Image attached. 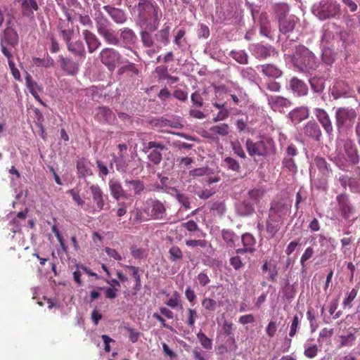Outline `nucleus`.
Instances as JSON below:
<instances>
[{"label": "nucleus", "instance_id": "1", "mask_svg": "<svg viewBox=\"0 0 360 360\" xmlns=\"http://www.w3.org/2000/svg\"><path fill=\"white\" fill-rule=\"evenodd\" d=\"M136 7L139 16L141 20L153 21V23L147 25L148 30L150 32L155 31L159 25L162 16L159 6L153 3L152 0H140Z\"/></svg>", "mask_w": 360, "mask_h": 360}, {"label": "nucleus", "instance_id": "2", "mask_svg": "<svg viewBox=\"0 0 360 360\" xmlns=\"http://www.w3.org/2000/svg\"><path fill=\"white\" fill-rule=\"evenodd\" d=\"M292 63L301 72H309L317 68L314 54L304 46H299L292 57Z\"/></svg>", "mask_w": 360, "mask_h": 360}, {"label": "nucleus", "instance_id": "3", "mask_svg": "<svg viewBox=\"0 0 360 360\" xmlns=\"http://www.w3.org/2000/svg\"><path fill=\"white\" fill-rule=\"evenodd\" d=\"M312 13L321 20L338 18L342 14L340 5L335 0H322L314 4Z\"/></svg>", "mask_w": 360, "mask_h": 360}, {"label": "nucleus", "instance_id": "4", "mask_svg": "<svg viewBox=\"0 0 360 360\" xmlns=\"http://www.w3.org/2000/svg\"><path fill=\"white\" fill-rule=\"evenodd\" d=\"M342 148L345 155L347 157V161L352 165H356L359 162V155L357 148L353 140L351 139H344L337 140V149L338 150L336 159L338 162H342L345 159L344 154L341 151Z\"/></svg>", "mask_w": 360, "mask_h": 360}, {"label": "nucleus", "instance_id": "5", "mask_svg": "<svg viewBox=\"0 0 360 360\" xmlns=\"http://www.w3.org/2000/svg\"><path fill=\"white\" fill-rule=\"evenodd\" d=\"M357 114L354 108L341 107L335 111V124L338 131L350 129L356 118Z\"/></svg>", "mask_w": 360, "mask_h": 360}, {"label": "nucleus", "instance_id": "6", "mask_svg": "<svg viewBox=\"0 0 360 360\" xmlns=\"http://www.w3.org/2000/svg\"><path fill=\"white\" fill-rule=\"evenodd\" d=\"M291 209V204L283 199L271 202L269 210V218L276 222L283 221Z\"/></svg>", "mask_w": 360, "mask_h": 360}, {"label": "nucleus", "instance_id": "7", "mask_svg": "<svg viewBox=\"0 0 360 360\" xmlns=\"http://www.w3.org/2000/svg\"><path fill=\"white\" fill-rule=\"evenodd\" d=\"M166 207L158 200H146L143 212L148 217L153 219H162L166 215Z\"/></svg>", "mask_w": 360, "mask_h": 360}, {"label": "nucleus", "instance_id": "8", "mask_svg": "<svg viewBox=\"0 0 360 360\" xmlns=\"http://www.w3.org/2000/svg\"><path fill=\"white\" fill-rule=\"evenodd\" d=\"M101 63L105 65L110 71H113L121 58L120 53L112 48H104L99 54Z\"/></svg>", "mask_w": 360, "mask_h": 360}, {"label": "nucleus", "instance_id": "9", "mask_svg": "<svg viewBox=\"0 0 360 360\" xmlns=\"http://www.w3.org/2000/svg\"><path fill=\"white\" fill-rule=\"evenodd\" d=\"M336 201L338 203V210L341 216L345 219H349L354 212L349 196L344 193L340 194L336 197Z\"/></svg>", "mask_w": 360, "mask_h": 360}, {"label": "nucleus", "instance_id": "10", "mask_svg": "<svg viewBox=\"0 0 360 360\" xmlns=\"http://www.w3.org/2000/svg\"><path fill=\"white\" fill-rule=\"evenodd\" d=\"M245 147L250 156L257 155L264 157L267 154L266 145L263 141L254 142L248 139L246 140Z\"/></svg>", "mask_w": 360, "mask_h": 360}, {"label": "nucleus", "instance_id": "11", "mask_svg": "<svg viewBox=\"0 0 360 360\" xmlns=\"http://www.w3.org/2000/svg\"><path fill=\"white\" fill-rule=\"evenodd\" d=\"M314 115L326 133L329 136H332L333 134V127L330 116L327 112L322 108H316L314 109Z\"/></svg>", "mask_w": 360, "mask_h": 360}, {"label": "nucleus", "instance_id": "12", "mask_svg": "<svg viewBox=\"0 0 360 360\" xmlns=\"http://www.w3.org/2000/svg\"><path fill=\"white\" fill-rule=\"evenodd\" d=\"M298 21V18L295 15H290L281 18L278 20L279 31L284 34L292 32Z\"/></svg>", "mask_w": 360, "mask_h": 360}, {"label": "nucleus", "instance_id": "13", "mask_svg": "<svg viewBox=\"0 0 360 360\" xmlns=\"http://www.w3.org/2000/svg\"><path fill=\"white\" fill-rule=\"evenodd\" d=\"M303 132L305 136L316 141H319L322 136L321 128L314 120L309 121L304 125Z\"/></svg>", "mask_w": 360, "mask_h": 360}, {"label": "nucleus", "instance_id": "14", "mask_svg": "<svg viewBox=\"0 0 360 360\" xmlns=\"http://www.w3.org/2000/svg\"><path fill=\"white\" fill-rule=\"evenodd\" d=\"M58 61L63 71L68 75H74L79 70V64L72 58H65L59 56Z\"/></svg>", "mask_w": 360, "mask_h": 360}, {"label": "nucleus", "instance_id": "15", "mask_svg": "<svg viewBox=\"0 0 360 360\" xmlns=\"http://www.w3.org/2000/svg\"><path fill=\"white\" fill-rule=\"evenodd\" d=\"M289 89L297 96H304L308 94V86L302 80L293 77L289 82Z\"/></svg>", "mask_w": 360, "mask_h": 360}, {"label": "nucleus", "instance_id": "16", "mask_svg": "<svg viewBox=\"0 0 360 360\" xmlns=\"http://www.w3.org/2000/svg\"><path fill=\"white\" fill-rule=\"evenodd\" d=\"M82 34L87 45L88 51L90 53L95 52L101 45L99 39L92 32L84 30L82 32Z\"/></svg>", "mask_w": 360, "mask_h": 360}, {"label": "nucleus", "instance_id": "17", "mask_svg": "<svg viewBox=\"0 0 360 360\" xmlns=\"http://www.w3.org/2000/svg\"><path fill=\"white\" fill-rule=\"evenodd\" d=\"M103 9L115 22L123 24L127 21V15L123 10L109 5L104 6Z\"/></svg>", "mask_w": 360, "mask_h": 360}, {"label": "nucleus", "instance_id": "18", "mask_svg": "<svg viewBox=\"0 0 360 360\" xmlns=\"http://www.w3.org/2000/svg\"><path fill=\"white\" fill-rule=\"evenodd\" d=\"M268 103L274 111H281L283 108L290 105L291 102L280 96H270L267 98Z\"/></svg>", "mask_w": 360, "mask_h": 360}, {"label": "nucleus", "instance_id": "19", "mask_svg": "<svg viewBox=\"0 0 360 360\" xmlns=\"http://www.w3.org/2000/svg\"><path fill=\"white\" fill-rule=\"evenodd\" d=\"M94 202L96 204L97 207L102 210L105 206V198L103 191L98 184H93L89 187Z\"/></svg>", "mask_w": 360, "mask_h": 360}, {"label": "nucleus", "instance_id": "20", "mask_svg": "<svg viewBox=\"0 0 360 360\" xmlns=\"http://www.w3.org/2000/svg\"><path fill=\"white\" fill-rule=\"evenodd\" d=\"M257 69L265 76L276 79L280 77L283 72L273 64H264L257 67Z\"/></svg>", "mask_w": 360, "mask_h": 360}, {"label": "nucleus", "instance_id": "21", "mask_svg": "<svg viewBox=\"0 0 360 360\" xmlns=\"http://www.w3.org/2000/svg\"><path fill=\"white\" fill-rule=\"evenodd\" d=\"M349 93V86L343 81L336 82L331 89V94L335 99L346 96Z\"/></svg>", "mask_w": 360, "mask_h": 360}, {"label": "nucleus", "instance_id": "22", "mask_svg": "<svg viewBox=\"0 0 360 360\" xmlns=\"http://www.w3.org/2000/svg\"><path fill=\"white\" fill-rule=\"evenodd\" d=\"M96 117L100 121L112 123L115 119V115L112 111L105 106L99 107L97 109Z\"/></svg>", "mask_w": 360, "mask_h": 360}, {"label": "nucleus", "instance_id": "23", "mask_svg": "<svg viewBox=\"0 0 360 360\" xmlns=\"http://www.w3.org/2000/svg\"><path fill=\"white\" fill-rule=\"evenodd\" d=\"M109 189L111 195L116 200H119L122 197L125 196V192L121 184L116 180L111 179L109 181Z\"/></svg>", "mask_w": 360, "mask_h": 360}, {"label": "nucleus", "instance_id": "24", "mask_svg": "<svg viewBox=\"0 0 360 360\" xmlns=\"http://www.w3.org/2000/svg\"><path fill=\"white\" fill-rule=\"evenodd\" d=\"M67 49L69 51H70L71 53L77 56H79L83 58L86 57V50L84 48V45L81 40H77L75 41H71L70 43H68Z\"/></svg>", "mask_w": 360, "mask_h": 360}, {"label": "nucleus", "instance_id": "25", "mask_svg": "<svg viewBox=\"0 0 360 360\" xmlns=\"http://www.w3.org/2000/svg\"><path fill=\"white\" fill-rule=\"evenodd\" d=\"M21 6L22 15L25 16L32 15L34 11L39 10V6L35 0H22Z\"/></svg>", "mask_w": 360, "mask_h": 360}, {"label": "nucleus", "instance_id": "26", "mask_svg": "<svg viewBox=\"0 0 360 360\" xmlns=\"http://www.w3.org/2000/svg\"><path fill=\"white\" fill-rule=\"evenodd\" d=\"M95 21L97 32L99 34L110 28V22L101 12L96 15Z\"/></svg>", "mask_w": 360, "mask_h": 360}, {"label": "nucleus", "instance_id": "27", "mask_svg": "<svg viewBox=\"0 0 360 360\" xmlns=\"http://www.w3.org/2000/svg\"><path fill=\"white\" fill-rule=\"evenodd\" d=\"M221 238L229 248H234L236 246V242L238 239L235 232L230 229H222Z\"/></svg>", "mask_w": 360, "mask_h": 360}, {"label": "nucleus", "instance_id": "28", "mask_svg": "<svg viewBox=\"0 0 360 360\" xmlns=\"http://www.w3.org/2000/svg\"><path fill=\"white\" fill-rule=\"evenodd\" d=\"M4 36L5 41L12 47H15L18 44V34L13 28L7 27L4 30Z\"/></svg>", "mask_w": 360, "mask_h": 360}, {"label": "nucleus", "instance_id": "29", "mask_svg": "<svg viewBox=\"0 0 360 360\" xmlns=\"http://www.w3.org/2000/svg\"><path fill=\"white\" fill-rule=\"evenodd\" d=\"M120 31V38L124 43L127 44H133L136 42L137 37L131 29L129 27H124Z\"/></svg>", "mask_w": 360, "mask_h": 360}, {"label": "nucleus", "instance_id": "30", "mask_svg": "<svg viewBox=\"0 0 360 360\" xmlns=\"http://www.w3.org/2000/svg\"><path fill=\"white\" fill-rule=\"evenodd\" d=\"M221 166L228 170L239 173L241 170L240 163L234 158L231 157L225 158L221 162Z\"/></svg>", "mask_w": 360, "mask_h": 360}, {"label": "nucleus", "instance_id": "31", "mask_svg": "<svg viewBox=\"0 0 360 360\" xmlns=\"http://www.w3.org/2000/svg\"><path fill=\"white\" fill-rule=\"evenodd\" d=\"M169 30L170 27L165 25L164 27L155 34L156 41L164 46L167 45L169 42Z\"/></svg>", "mask_w": 360, "mask_h": 360}, {"label": "nucleus", "instance_id": "32", "mask_svg": "<svg viewBox=\"0 0 360 360\" xmlns=\"http://www.w3.org/2000/svg\"><path fill=\"white\" fill-rule=\"evenodd\" d=\"M274 11L277 20L290 15V7L285 3L275 4L274 6Z\"/></svg>", "mask_w": 360, "mask_h": 360}, {"label": "nucleus", "instance_id": "33", "mask_svg": "<svg viewBox=\"0 0 360 360\" xmlns=\"http://www.w3.org/2000/svg\"><path fill=\"white\" fill-rule=\"evenodd\" d=\"M274 49L271 46L257 44L255 46V52L259 59H265L271 56Z\"/></svg>", "mask_w": 360, "mask_h": 360}, {"label": "nucleus", "instance_id": "34", "mask_svg": "<svg viewBox=\"0 0 360 360\" xmlns=\"http://www.w3.org/2000/svg\"><path fill=\"white\" fill-rule=\"evenodd\" d=\"M124 183L126 185L130 186L131 190L134 191V195H139L145 189V185L143 181L139 179L134 180H125Z\"/></svg>", "mask_w": 360, "mask_h": 360}, {"label": "nucleus", "instance_id": "35", "mask_svg": "<svg viewBox=\"0 0 360 360\" xmlns=\"http://www.w3.org/2000/svg\"><path fill=\"white\" fill-rule=\"evenodd\" d=\"M77 169L78 173L82 176H86L92 174L89 167V162L85 159H80L77 162Z\"/></svg>", "mask_w": 360, "mask_h": 360}, {"label": "nucleus", "instance_id": "36", "mask_svg": "<svg viewBox=\"0 0 360 360\" xmlns=\"http://www.w3.org/2000/svg\"><path fill=\"white\" fill-rule=\"evenodd\" d=\"M169 259L172 262H176L183 259L184 255L181 250L177 245L172 246L168 252Z\"/></svg>", "mask_w": 360, "mask_h": 360}, {"label": "nucleus", "instance_id": "37", "mask_svg": "<svg viewBox=\"0 0 360 360\" xmlns=\"http://www.w3.org/2000/svg\"><path fill=\"white\" fill-rule=\"evenodd\" d=\"M33 63L37 67L50 68L54 65L53 59L48 54L44 58H34Z\"/></svg>", "mask_w": 360, "mask_h": 360}, {"label": "nucleus", "instance_id": "38", "mask_svg": "<svg viewBox=\"0 0 360 360\" xmlns=\"http://www.w3.org/2000/svg\"><path fill=\"white\" fill-rule=\"evenodd\" d=\"M106 43L112 45H117L119 43V39L114 34V31L112 29H108L100 34Z\"/></svg>", "mask_w": 360, "mask_h": 360}, {"label": "nucleus", "instance_id": "39", "mask_svg": "<svg viewBox=\"0 0 360 360\" xmlns=\"http://www.w3.org/2000/svg\"><path fill=\"white\" fill-rule=\"evenodd\" d=\"M311 88L314 92L321 93L324 89L323 79L320 77H313L309 79Z\"/></svg>", "mask_w": 360, "mask_h": 360}, {"label": "nucleus", "instance_id": "40", "mask_svg": "<svg viewBox=\"0 0 360 360\" xmlns=\"http://www.w3.org/2000/svg\"><path fill=\"white\" fill-rule=\"evenodd\" d=\"M231 56L240 64L248 63V56L244 51H232Z\"/></svg>", "mask_w": 360, "mask_h": 360}, {"label": "nucleus", "instance_id": "41", "mask_svg": "<svg viewBox=\"0 0 360 360\" xmlns=\"http://www.w3.org/2000/svg\"><path fill=\"white\" fill-rule=\"evenodd\" d=\"M264 195V190L262 188H253L248 192L250 198L254 203H259Z\"/></svg>", "mask_w": 360, "mask_h": 360}, {"label": "nucleus", "instance_id": "42", "mask_svg": "<svg viewBox=\"0 0 360 360\" xmlns=\"http://www.w3.org/2000/svg\"><path fill=\"white\" fill-rule=\"evenodd\" d=\"M202 306L205 308V310L213 312L216 310L218 304L217 302L214 299L205 297L202 300Z\"/></svg>", "mask_w": 360, "mask_h": 360}, {"label": "nucleus", "instance_id": "43", "mask_svg": "<svg viewBox=\"0 0 360 360\" xmlns=\"http://www.w3.org/2000/svg\"><path fill=\"white\" fill-rule=\"evenodd\" d=\"M241 240L244 247L255 248V245L256 244V239L252 234L249 233H245L243 234L241 237Z\"/></svg>", "mask_w": 360, "mask_h": 360}, {"label": "nucleus", "instance_id": "44", "mask_svg": "<svg viewBox=\"0 0 360 360\" xmlns=\"http://www.w3.org/2000/svg\"><path fill=\"white\" fill-rule=\"evenodd\" d=\"M229 127L227 124L223 123L219 125L212 126L210 131L216 134L226 136L229 134Z\"/></svg>", "mask_w": 360, "mask_h": 360}, {"label": "nucleus", "instance_id": "45", "mask_svg": "<svg viewBox=\"0 0 360 360\" xmlns=\"http://www.w3.org/2000/svg\"><path fill=\"white\" fill-rule=\"evenodd\" d=\"M356 337L353 333H349L347 335L340 336V347H351L354 345Z\"/></svg>", "mask_w": 360, "mask_h": 360}, {"label": "nucleus", "instance_id": "46", "mask_svg": "<svg viewBox=\"0 0 360 360\" xmlns=\"http://www.w3.org/2000/svg\"><path fill=\"white\" fill-rule=\"evenodd\" d=\"M314 253V250L313 248L308 247L302 254L301 258H300V264L302 266V271H304L306 269V262L308 261L309 259H311Z\"/></svg>", "mask_w": 360, "mask_h": 360}, {"label": "nucleus", "instance_id": "47", "mask_svg": "<svg viewBox=\"0 0 360 360\" xmlns=\"http://www.w3.org/2000/svg\"><path fill=\"white\" fill-rule=\"evenodd\" d=\"M282 165L291 172H297V167L292 158L285 156L282 161Z\"/></svg>", "mask_w": 360, "mask_h": 360}, {"label": "nucleus", "instance_id": "48", "mask_svg": "<svg viewBox=\"0 0 360 360\" xmlns=\"http://www.w3.org/2000/svg\"><path fill=\"white\" fill-rule=\"evenodd\" d=\"M180 297V294L177 291H174L172 296L167 301L166 304L172 309H176L181 303Z\"/></svg>", "mask_w": 360, "mask_h": 360}, {"label": "nucleus", "instance_id": "49", "mask_svg": "<svg viewBox=\"0 0 360 360\" xmlns=\"http://www.w3.org/2000/svg\"><path fill=\"white\" fill-rule=\"evenodd\" d=\"M197 338L203 348L206 349H212V340L209 338H207L205 333L202 332L198 333L197 334Z\"/></svg>", "mask_w": 360, "mask_h": 360}, {"label": "nucleus", "instance_id": "50", "mask_svg": "<svg viewBox=\"0 0 360 360\" xmlns=\"http://www.w3.org/2000/svg\"><path fill=\"white\" fill-rule=\"evenodd\" d=\"M125 267L131 271V275L136 282V288L139 290L141 287V276L139 275V269L134 266L126 265Z\"/></svg>", "mask_w": 360, "mask_h": 360}, {"label": "nucleus", "instance_id": "51", "mask_svg": "<svg viewBox=\"0 0 360 360\" xmlns=\"http://www.w3.org/2000/svg\"><path fill=\"white\" fill-rule=\"evenodd\" d=\"M141 41L146 47L150 48L153 46L154 41L150 33L147 31H142L141 33Z\"/></svg>", "mask_w": 360, "mask_h": 360}, {"label": "nucleus", "instance_id": "52", "mask_svg": "<svg viewBox=\"0 0 360 360\" xmlns=\"http://www.w3.org/2000/svg\"><path fill=\"white\" fill-rule=\"evenodd\" d=\"M191 100L193 107L201 108L203 105V98L199 91H195L191 96Z\"/></svg>", "mask_w": 360, "mask_h": 360}, {"label": "nucleus", "instance_id": "53", "mask_svg": "<svg viewBox=\"0 0 360 360\" xmlns=\"http://www.w3.org/2000/svg\"><path fill=\"white\" fill-rule=\"evenodd\" d=\"M148 160L154 165H158L162 160V151L153 150L148 155Z\"/></svg>", "mask_w": 360, "mask_h": 360}, {"label": "nucleus", "instance_id": "54", "mask_svg": "<svg viewBox=\"0 0 360 360\" xmlns=\"http://www.w3.org/2000/svg\"><path fill=\"white\" fill-rule=\"evenodd\" d=\"M274 222L275 221H271L269 218L266 221V230L272 237L276 235L280 228L278 224H275Z\"/></svg>", "mask_w": 360, "mask_h": 360}, {"label": "nucleus", "instance_id": "55", "mask_svg": "<svg viewBox=\"0 0 360 360\" xmlns=\"http://www.w3.org/2000/svg\"><path fill=\"white\" fill-rule=\"evenodd\" d=\"M187 314V320L186 323L187 325L193 328L195 326V318L197 317V311L194 309H188L186 311Z\"/></svg>", "mask_w": 360, "mask_h": 360}, {"label": "nucleus", "instance_id": "56", "mask_svg": "<svg viewBox=\"0 0 360 360\" xmlns=\"http://www.w3.org/2000/svg\"><path fill=\"white\" fill-rule=\"evenodd\" d=\"M357 295V290L354 288H353L350 292L348 294V295L347 296V297L343 300L342 302V306L344 308H346V307H351L352 305V302L354 301V300L356 298Z\"/></svg>", "mask_w": 360, "mask_h": 360}, {"label": "nucleus", "instance_id": "57", "mask_svg": "<svg viewBox=\"0 0 360 360\" xmlns=\"http://www.w3.org/2000/svg\"><path fill=\"white\" fill-rule=\"evenodd\" d=\"M340 183L341 186L346 188L347 186H349L351 190H353V186L354 184L357 183V181L354 179H352L349 176L346 175H342L339 178Z\"/></svg>", "mask_w": 360, "mask_h": 360}, {"label": "nucleus", "instance_id": "58", "mask_svg": "<svg viewBox=\"0 0 360 360\" xmlns=\"http://www.w3.org/2000/svg\"><path fill=\"white\" fill-rule=\"evenodd\" d=\"M155 72L159 80L165 79L168 75V68L166 65L158 66Z\"/></svg>", "mask_w": 360, "mask_h": 360}, {"label": "nucleus", "instance_id": "59", "mask_svg": "<svg viewBox=\"0 0 360 360\" xmlns=\"http://www.w3.org/2000/svg\"><path fill=\"white\" fill-rule=\"evenodd\" d=\"M28 87L30 89V91L31 94L34 96V98L39 101L41 105L46 106V104L42 101V100L40 98V96H39L37 90H39L38 85L36 83H31L28 84Z\"/></svg>", "mask_w": 360, "mask_h": 360}, {"label": "nucleus", "instance_id": "60", "mask_svg": "<svg viewBox=\"0 0 360 360\" xmlns=\"http://www.w3.org/2000/svg\"><path fill=\"white\" fill-rule=\"evenodd\" d=\"M186 245L188 247H197L199 246L202 248H205L207 246V241L205 240H187Z\"/></svg>", "mask_w": 360, "mask_h": 360}, {"label": "nucleus", "instance_id": "61", "mask_svg": "<svg viewBox=\"0 0 360 360\" xmlns=\"http://www.w3.org/2000/svg\"><path fill=\"white\" fill-rule=\"evenodd\" d=\"M230 264L233 267L235 270H238L244 266V264L240 256H233L230 258Z\"/></svg>", "mask_w": 360, "mask_h": 360}, {"label": "nucleus", "instance_id": "62", "mask_svg": "<svg viewBox=\"0 0 360 360\" xmlns=\"http://www.w3.org/2000/svg\"><path fill=\"white\" fill-rule=\"evenodd\" d=\"M266 333L269 338H273L277 330V324L274 321H270L266 327Z\"/></svg>", "mask_w": 360, "mask_h": 360}, {"label": "nucleus", "instance_id": "63", "mask_svg": "<svg viewBox=\"0 0 360 360\" xmlns=\"http://www.w3.org/2000/svg\"><path fill=\"white\" fill-rule=\"evenodd\" d=\"M176 200L181 204L186 210L190 209V200L188 196L182 193H177Z\"/></svg>", "mask_w": 360, "mask_h": 360}, {"label": "nucleus", "instance_id": "64", "mask_svg": "<svg viewBox=\"0 0 360 360\" xmlns=\"http://www.w3.org/2000/svg\"><path fill=\"white\" fill-rule=\"evenodd\" d=\"M300 319L297 315L294 316L290 325L289 335L294 337L297 333V329L299 326Z\"/></svg>", "mask_w": 360, "mask_h": 360}]
</instances>
